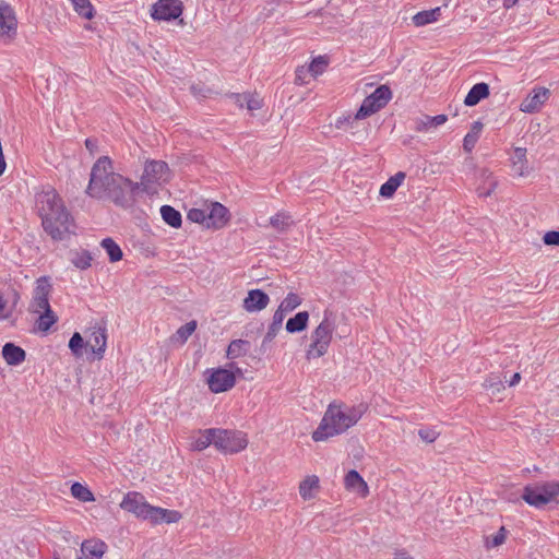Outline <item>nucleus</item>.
Returning <instances> with one entry per match:
<instances>
[{"mask_svg": "<svg viewBox=\"0 0 559 559\" xmlns=\"http://www.w3.org/2000/svg\"><path fill=\"white\" fill-rule=\"evenodd\" d=\"M36 207L44 230L53 240H63L74 234V219L53 188L43 190L36 195Z\"/></svg>", "mask_w": 559, "mask_h": 559, "instance_id": "nucleus-1", "label": "nucleus"}, {"mask_svg": "<svg viewBox=\"0 0 559 559\" xmlns=\"http://www.w3.org/2000/svg\"><path fill=\"white\" fill-rule=\"evenodd\" d=\"M365 411L366 407L364 405L330 404L320 425L312 432V439L317 442L325 441L331 437L345 432L358 423Z\"/></svg>", "mask_w": 559, "mask_h": 559, "instance_id": "nucleus-2", "label": "nucleus"}, {"mask_svg": "<svg viewBox=\"0 0 559 559\" xmlns=\"http://www.w3.org/2000/svg\"><path fill=\"white\" fill-rule=\"evenodd\" d=\"M124 183V177L112 169V162L108 156L99 157L93 165L90 181L85 193L94 199H109L110 190Z\"/></svg>", "mask_w": 559, "mask_h": 559, "instance_id": "nucleus-3", "label": "nucleus"}, {"mask_svg": "<svg viewBox=\"0 0 559 559\" xmlns=\"http://www.w3.org/2000/svg\"><path fill=\"white\" fill-rule=\"evenodd\" d=\"M392 98V91L388 85L378 86L370 95H368L362 104L360 105L357 112L352 116H343L337 118L335 122V127L337 129H349L354 128V123H356L360 119H365L380 109L384 108L386 104Z\"/></svg>", "mask_w": 559, "mask_h": 559, "instance_id": "nucleus-4", "label": "nucleus"}, {"mask_svg": "<svg viewBox=\"0 0 559 559\" xmlns=\"http://www.w3.org/2000/svg\"><path fill=\"white\" fill-rule=\"evenodd\" d=\"M331 316L332 312L325 310L323 320L312 331L311 343L306 354L307 359L320 358L328 353L335 328L334 320L331 319Z\"/></svg>", "mask_w": 559, "mask_h": 559, "instance_id": "nucleus-5", "label": "nucleus"}, {"mask_svg": "<svg viewBox=\"0 0 559 559\" xmlns=\"http://www.w3.org/2000/svg\"><path fill=\"white\" fill-rule=\"evenodd\" d=\"M248 444L245 435L240 431H233L216 428L214 447L224 453H237Z\"/></svg>", "mask_w": 559, "mask_h": 559, "instance_id": "nucleus-6", "label": "nucleus"}, {"mask_svg": "<svg viewBox=\"0 0 559 559\" xmlns=\"http://www.w3.org/2000/svg\"><path fill=\"white\" fill-rule=\"evenodd\" d=\"M119 507L143 521H148V515H151L154 508V506H151L145 497L138 491L127 492Z\"/></svg>", "mask_w": 559, "mask_h": 559, "instance_id": "nucleus-7", "label": "nucleus"}, {"mask_svg": "<svg viewBox=\"0 0 559 559\" xmlns=\"http://www.w3.org/2000/svg\"><path fill=\"white\" fill-rule=\"evenodd\" d=\"M139 193H141V185L124 177V183H119L115 190H110L108 200L118 206L128 209L134 204Z\"/></svg>", "mask_w": 559, "mask_h": 559, "instance_id": "nucleus-8", "label": "nucleus"}, {"mask_svg": "<svg viewBox=\"0 0 559 559\" xmlns=\"http://www.w3.org/2000/svg\"><path fill=\"white\" fill-rule=\"evenodd\" d=\"M33 298L29 305V310L33 313H40L50 307L49 296L52 290L50 280L47 276H41L36 280Z\"/></svg>", "mask_w": 559, "mask_h": 559, "instance_id": "nucleus-9", "label": "nucleus"}, {"mask_svg": "<svg viewBox=\"0 0 559 559\" xmlns=\"http://www.w3.org/2000/svg\"><path fill=\"white\" fill-rule=\"evenodd\" d=\"M168 173V165L163 160H151L147 162L144 166V171L141 177V192H148V186L151 183H156L162 180H166V175Z\"/></svg>", "mask_w": 559, "mask_h": 559, "instance_id": "nucleus-10", "label": "nucleus"}, {"mask_svg": "<svg viewBox=\"0 0 559 559\" xmlns=\"http://www.w3.org/2000/svg\"><path fill=\"white\" fill-rule=\"evenodd\" d=\"M182 14L180 0H158L152 7L151 16L155 21H173Z\"/></svg>", "mask_w": 559, "mask_h": 559, "instance_id": "nucleus-11", "label": "nucleus"}, {"mask_svg": "<svg viewBox=\"0 0 559 559\" xmlns=\"http://www.w3.org/2000/svg\"><path fill=\"white\" fill-rule=\"evenodd\" d=\"M550 90L544 86L534 87L520 104V110L525 114L539 112L550 97Z\"/></svg>", "mask_w": 559, "mask_h": 559, "instance_id": "nucleus-12", "label": "nucleus"}, {"mask_svg": "<svg viewBox=\"0 0 559 559\" xmlns=\"http://www.w3.org/2000/svg\"><path fill=\"white\" fill-rule=\"evenodd\" d=\"M235 374L226 369H215L207 378V384L212 392L221 393L228 391L235 385Z\"/></svg>", "mask_w": 559, "mask_h": 559, "instance_id": "nucleus-13", "label": "nucleus"}, {"mask_svg": "<svg viewBox=\"0 0 559 559\" xmlns=\"http://www.w3.org/2000/svg\"><path fill=\"white\" fill-rule=\"evenodd\" d=\"M206 228L221 229L227 225L230 215L226 206L219 202L206 205Z\"/></svg>", "mask_w": 559, "mask_h": 559, "instance_id": "nucleus-14", "label": "nucleus"}, {"mask_svg": "<svg viewBox=\"0 0 559 559\" xmlns=\"http://www.w3.org/2000/svg\"><path fill=\"white\" fill-rule=\"evenodd\" d=\"M17 21L15 13L8 3H0V36L9 38L16 34Z\"/></svg>", "mask_w": 559, "mask_h": 559, "instance_id": "nucleus-15", "label": "nucleus"}, {"mask_svg": "<svg viewBox=\"0 0 559 559\" xmlns=\"http://www.w3.org/2000/svg\"><path fill=\"white\" fill-rule=\"evenodd\" d=\"M270 302V297L262 289H251L248 293V296L243 300V308L248 312H257L261 311Z\"/></svg>", "mask_w": 559, "mask_h": 559, "instance_id": "nucleus-16", "label": "nucleus"}, {"mask_svg": "<svg viewBox=\"0 0 559 559\" xmlns=\"http://www.w3.org/2000/svg\"><path fill=\"white\" fill-rule=\"evenodd\" d=\"M107 335L105 329H95L88 338L85 346L95 355V358L102 359L106 349Z\"/></svg>", "mask_w": 559, "mask_h": 559, "instance_id": "nucleus-17", "label": "nucleus"}, {"mask_svg": "<svg viewBox=\"0 0 559 559\" xmlns=\"http://www.w3.org/2000/svg\"><path fill=\"white\" fill-rule=\"evenodd\" d=\"M181 518L182 515L179 511L154 507L151 515H148V522L153 525L162 523L171 524L179 522Z\"/></svg>", "mask_w": 559, "mask_h": 559, "instance_id": "nucleus-18", "label": "nucleus"}, {"mask_svg": "<svg viewBox=\"0 0 559 559\" xmlns=\"http://www.w3.org/2000/svg\"><path fill=\"white\" fill-rule=\"evenodd\" d=\"M216 428L198 430L190 437V447L193 451H203L210 444L214 445Z\"/></svg>", "mask_w": 559, "mask_h": 559, "instance_id": "nucleus-19", "label": "nucleus"}, {"mask_svg": "<svg viewBox=\"0 0 559 559\" xmlns=\"http://www.w3.org/2000/svg\"><path fill=\"white\" fill-rule=\"evenodd\" d=\"M2 357L9 366H19L25 360L26 353L22 347L9 342L2 347Z\"/></svg>", "mask_w": 559, "mask_h": 559, "instance_id": "nucleus-20", "label": "nucleus"}, {"mask_svg": "<svg viewBox=\"0 0 559 559\" xmlns=\"http://www.w3.org/2000/svg\"><path fill=\"white\" fill-rule=\"evenodd\" d=\"M345 487L361 497H366L369 493L368 485L359 473L355 469L349 471L344 478Z\"/></svg>", "mask_w": 559, "mask_h": 559, "instance_id": "nucleus-21", "label": "nucleus"}, {"mask_svg": "<svg viewBox=\"0 0 559 559\" xmlns=\"http://www.w3.org/2000/svg\"><path fill=\"white\" fill-rule=\"evenodd\" d=\"M489 96V84L480 82L475 84L464 98V105L468 107L476 106L481 99Z\"/></svg>", "mask_w": 559, "mask_h": 559, "instance_id": "nucleus-22", "label": "nucleus"}, {"mask_svg": "<svg viewBox=\"0 0 559 559\" xmlns=\"http://www.w3.org/2000/svg\"><path fill=\"white\" fill-rule=\"evenodd\" d=\"M512 162V171L514 175L519 177H524L528 175V166L526 159V150L522 147H516L511 157Z\"/></svg>", "mask_w": 559, "mask_h": 559, "instance_id": "nucleus-23", "label": "nucleus"}, {"mask_svg": "<svg viewBox=\"0 0 559 559\" xmlns=\"http://www.w3.org/2000/svg\"><path fill=\"white\" fill-rule=\"evenodd\" d=\"M107 545L102 540H85L82 543L81 551L88 559H102Z\"/></svg>", "mask_w": 559, "mask_h": 559, "instance_id": "nucleus-24", "label": "nucleus"}, {"mask_svg": "<svg viewBox=\"0 0 559 559\" xmlns=\"http://www.w3.org/2000/svg\"><path fill=\"white\" fill-rule=\"evenodd\" d=\"M448 120L445 115H437L435 117L423 116L421 118H417L415 120L414 130L417 132H425L431 128L439 127L443 124Z\"/></svg>", "mask_w": 559, "mask_h": 559, "instance_id": "nucleus-25", "label": "nucleus"}, {"mask_svg": "<svg viewBox=\"0 0 559 559\" xmlns=\"http://www.w3.org/2000/svg\"><path fill=\"white\" fill-rule=\"evenodd\" d=\"M440 16H441V8L437 7V8L430 9V10L417 12L413 16L412 21L415 26L420 27V26H425L427 24L437 22Z\"/></svg>", "mask_w": 559, "mask_h": 559, "instance_id": "nucleus-26", "label": "nucleus"}, {"mask_svg": "<svg viewBox=\"0 0 559 559\" xmlns=\"http://www.w3.org/2000/svg\"><path fill=\"white\" fill-rule=\"evenodd\" d=\"M308 321V311H300L287 320L285 329L288 333H299L307 329Z\"/></svg>", "mask_w": 559, "mask_h": 559, "instance_id": "nucleus-27", "label": "nucleus"}, {"mask_svg": "<svg viewBox=\"0 0 559 559\" xmlns=\"http://www.w3.org/2000/svg\"><path fill=\"white\" fill-rule=\"evenodd\" d=\"M405 179V174L403 171L396 173L394 176L390 177L381 187H380V195L384 198H391L397 190V188L402 185Z\"/></svg>", "mask_w": 559, "mask_h": 559, "instance_id": "nucleus-28", "label": "nucleus"}, {"mask_svg": "<svg viewBox=\"0 0 559 559\" xmlns=\"http://www.w3.org/2000/svg\"><path fill=\"white\" fill-rule=\"evenodd\" d=\"M484 124L480 121H475L469 130V132L464 136L463 140V148L465 152L471 153L483 131Z\"/></svg>", "mask_w": 559, "mask_h": 559, "instance_id": "nucleus-29", "label": "nucleus"}, {"mask_svg": "<svg viewBox=\"0 0 559 559\" xmlns=\"http://www.w3.org/2000/svg\"><path fill=\"white\" fill-rule=\"evenodd\" d=\"M160 215L163 221L173 228H179L182 223L181 214L170 205H163L160 207Z\"/></svg>", "mask_w": 559, "mask_h": 559, "instance_id": "nucleus-30", "label": "nucleus"}, {"mask_svg": "<svg viewBox=\"0 0 559 559\" xmlns=\"http://www.w3.org/2000/svg\"><path fill=\"white\" fill-rule=\"evenodd\" d=\"M523 499L531 506L540 508L547 504V499L540 493L536 486H527L524 488Z\"/></svg>", "mask_w": 559, "mask_h": 559, "instance_id": "nucleus-31", "label": "nucleus"}, {"mask_svg": "<svg viewBox=\"0 0 559 559\" xmlns=\"http://www.w3.org/2000/svg\"><path fill=\"white\" fill-rule=\"evenodd\" d=\"M39 317L36 321V329L40 332H48L50 328L58 321V317L55 314L51 308L38 313Z\"/></svg>", "mask_w": 559, "mask_h": 559, "instance_id": "nucleus-32", "label": "nucleus"}, {"mask_svg": "<svg viewBox=\"0 0 559 559\" xmlns=\"http://www.w3.org/2000/svg\"><path fill=\"white\" fill-rule=\"evenodd\" d=\"M100 246L106 251L110 262H118L122 259V250L112 238L103 239Z\"/></svg>", "mask_w": 559, "mask_h": 559, "instance_id": "nucleus-33", "label": "nucleus"}, {"mask_svg": "<svg viewBox=\"0 0 559 559\" xmlns=\"http://www.w3.org/2000/svg\"><path fill=\"white\" fill-rule=\"evenodd\" d=\"M250 347V343L245 340H234L227 347L226 356L229 359L238 358L246 355Z\"/></svg>", "mask_w": 559, "mask_h": 559, "instance_id": "nucleus-34", "label": "nucleus"}, {"mask_svg": "<svg viewBox=\"0 0 559 559\" xmlns=\"http://www.w3.org/2000/svg\"><path fill=\"white\" fill-rule=\"evenodd\" d=\"M73 10L83 19L91 20L94 17L95 10L90 0H70Z\"/></svg>", "mask_w": 559, "mask_h": 559, "instance_id": "nucleus-35", "label": "nucleus"}, {"mask_svg": "<svg viewBox=\"0 0 559 559\" xmlns=\"http://www.w3.org/2000/svg\"><path fill=\"white\" fill-rule=\"evenodd\" d=\"M86 341L83 340L79 332H74L69 341V348L74 357L80 358L83 356V349H87L85 346Z\"/></svg>", "mask_w": 559, "mask_h": 559, "instance_id": "nucleus-36", "label": "nucleus"}, {"mask_svg": "<svg viewBox=\"0 0 559 559\" xmlns=\"http://www.w3.org/2000/svg\"><path fill=\"white\" fill-rule=\"evenodd\" d=\"M71 495L83 502L94 501L92 491L86 486L76 481L71 486Z\"/></svg>", "mask_w": 559, "mask_h": 559, "instance_id": "nucleus-37", "label": "nucleus"}, {"mask_svg": "<svg viewBox=\"0 0 559 559\" xmlns=\"http://www.w3.org/2000/svg\"><path fill=\"white\" fill-rule=\"evenodd\" d=\"M92 254L90 251L87 250H82V251H79V252H75L73 254V258L71 259V262L73 263V265L80 270H86L91 266L92 264Z\"/></svg>", "mask_w": 559, "mask_h": 559, "instance_id": "nucleus-38", "label": "nucleus"}, {"mask_svg": "<svg viewBox=\"0 0 559 559\" xmlns=\"http://www.w3.org/2000/svg\"><path fill=\"white\" fill-rule=\"evenodd\" d=\"M282 330V326H280L276 323H270L267 331L262 340L260 350L262 353H266L271 348V344L273 340L276 337L278 332Z\"/></svg>", "mask_w": 559, "mask_h": 559, "instance_id": "nucleus-39", "label": "nucleus"}, {"mask_svg": "<svg viewBox=\"0 0 559 559\" xmlns=\"http://www.w3.org/2000/svg\"><path fill=\"white\" fill-rule=\"evenodd\" d=\"M537 489L540 493L547 499V502H550L557 496H559V483L550 481L540 485H536Z\"/></svg>", "mask_w": 559, "mask_h": 559, "instance_id": "nucleus-40", "label": "nucleus"}, {"mask_svg": "<svg viewBox=\"0 0 559 559\" xmlns=\"http://www.w3.org/2000/svg\"><path fill=\"white\" fill-rule=\"evenodd\" d=\"M319 478L317 476H308L299 485V493L304 499L311 498V490L318 488Z\"/></svg>", "mask_w": 559, "mask_h": 559, "instance_id": "nucleus-41", "label": "nucleus"}, {"mask_svg": "<svg viewBox=\"0 0 559 559\" xmlns=\"http://www.w3.org/2000/svg\"><path fill=\"white\" fill-rule=\"evenodd\" d=\"M270 224L275 229L283 231L287 229L292 224V217L289 215H286L284 213H278L270 218Z\"/></svg>", "mask_w": 559, "mask_h": 559, "instance_id": "nucleus-42", "label": "nucleus"}, {"mask_svg": "<svg viewBox=\"0 0 559 559\" xmlns=\"http://www.w3.org/2000/svg\"><path fill=\"white\" fill-rule=\"evenodd\" d=\"M195 329H197V321H194V320L189 321L186 324L181 325L177 330V332L174 336L181 343H185L192 335V333L195 331Z\"/></svg>", "mask_w": 559, "mask_h": 559, "instance_id": "nucleus-43", "label": "nucleus"}, {"mask_svg": "<svg viewBox=\"0 0 559 559\" xmlns=\"http://www.w3.org/2000/svg\"><path fill=\"white\" fill-rule=\"evenodd\" d=\"M301 297L295 293H289L281 302L280 307L287 312H292L301 305Z\"/></svg>", "mask_w": 559, "mask_h": 559, "instance_id": "nucleus-44", "label": "nucleus"}, {"mask_svg": "<svg viewBox=\"0 0 559 559\" xmlns=\"http://www.w3.org/2000/svg\"><path fill=\"white\" fill-rule=\"evenodd\" d=\"M328 67V60L324 56L316 57L311 63L309 64V72L317 76L319 74H322Z\"/></svg>", "mask_w": 559, "mask_h": 559, "instance_id": "nucleus-45", "label": "nucleus"}, {"mask_svg": "<svg viewBox=\"0 0 559 559\" xmlns=\"http://www.w3.org/2000/svg\"><path fill=\"white\" fill-rule=\"evenodd\" d=\"M206 207L204 209H191L188 212V219H190L193 223L202 224L204 227H206Z\"/></svg>", "mask_w": 559, "mask_h": 559, "instance_id": "nucleus-46", "label": "nucleus"}, {"mask_svg": "<svg viewBox=\"0 0 559 559\" xmlns=\"http://www.w3.org/2000/svg\"><path fill=\"white\" fill-rule=\"evenodd\" d=\"M440 432L435 428L424 427L418 430V436L427 443H432L439 437Z\"/></svg>", "mask_w": 559, "mask_h": 559, "instance_id": "nucleus-47", "label": "nucleus"}, {"mask_svg": "<svg viewBox=\"0 0 559 559\" xmlns=\"http://www.w3.org/2000/svg\"><path fill=\"white\" fill-rule=\"evenodd\" d=\"M262 107V99H260L257 95L248 93L246 99V108L249 111L258 110Z\"/></svg>", "mask_w": 559, "mask_h": 559, "instance_id": "nucleus-48", "label": "nucleus"}, {"mask_svg": "<svg viewBox=\"0 0 559 559\" xmlns=\"http://www.w3.org/2000/svg\"><path fill=\"white\" fill-rule=\"evenodd\" d=\"M190 91L198 98H205L211 93V90L205 85H191Z\"/></svg>", "mask_w": 559, "mask_h": 559, "instance_id": "nucleus-49", "label": "nucleus"}, {"mask_svg": "<svg viewBox=\"0 0 559 559\" xmlns=\"http://www.w3.org/2000/svg\"><path fill=\"white\" fill-rule=\"evenodd\" d=\"M247 95L248 93H229L226 96L229 97L239 108H243L246 106Z\"/></svg>", "mask_w": 559, "mask_h": 559, "instance_id": "nucleus-50", "label": "nucleus"}, {"mask_svg": "<svg viewBox=\"0 0 559 559\" xmlns=\"http://www.w3.org/2000/svg\"><path fill=\"white\" fill-rule=\"evenodd\" d=\"M544 242L548 246H559V230L547 231L544 235Z\"/></svg>", "mask_w": 559, "mask_h": 559, "instance_id": "nucleus-51", "label": "nucleus"}, {"mask_svg": "<svg viewBox=\"0 0 559 559\" xmlns=\"http://www.w3.org/2000/svg\"><path fill=\"white\" fill-rule=\"evenodd\" d=\"M507 530L502 526L499 532L491 539V546H500L506 542L507 538Z\"/></svg>", "mask_w": 559, "mask_h": 559, "instance_id": "nucleus-52", "label": "nucleus"}, {"mask_svg": "<svg viewBox=\"0 0 559 559\" xmlns=\"http://www.w3.org/2000/svg\"><path fill=\"white\" fill-rule=\"evenodd\" d=\"M288 312L285 311L284 309H282L280 306L278 308L275 310V312L273 313V317H272V323H276L278 324L280 326H283V321L286 317Z\"/></svg>", "mask_w": 559, "mask_h": 559, "instance_id": "nucleus-53", "label": "nucleus"}, {"mask_svg": "<svg viewBox=\"0 0 559 559\" xmlns=\"http://www.w3.org/2000/svg\"><path fill=\"white\" fill-rule=\"evenodd\" d=\"M7 301L3 299V294L0 292V313L5 309ZM12 311L0 314V319H8L11 317Z\"/></svg>", "mask_w": 559, "mask_h": 559, "instance_id": "nucleus-54", "label": "nucleus"}, {"mask_svg": "<svg viewBox=\"0 0 559 559\" xmlns=\"http://www.w3.org/2000/svg\"><path fill=\"white\" fill-rule=\"evenodd\" d=\"M85 146L91 153H93L97 150V141L88 138L85 140Z\"/></svg>", "mask_w": 559, "mask_h": 559, "instance_id": "nucleus-55", "label": "nucleus"}, {"mask_svg": "<svg viewBox=\"0 0 559 559\" xmlns=\"http://www.w3.org/2000/svg\"><path fill=\"white\" fill-rule=\"evenodd\" d=\"M394 555V559H414L405 549H399Z\"/></svg>", "mask_w": 559, "mask_h": 559, "instance_id": "nucleus-56", "label": "nucleus"}, {"mask_svg": "<svg viewBox=\"0 0 559 559\" xmlns=\"http://www.w3.org/2000/svg\"><path fill=\"white\" fill-rule=\"evenodd\" d=\"M504 390L503 383L499 380L498 382L491 381V394H496Z\"/></svg>", "mask_w": 559, "mask_h": 559, "instance_id": "nucleus-57", "label": "nucleus"}, {"mask_svg": "<svg viewBox=\"0 0 559 559\" xmlns=\"http://www.w3.org/2000/svg\"><path fill=\"white\" fill-rule=\"evenodd\" d=\"M11 295H12V308H14L20 300V294L16 289L12 288Z\"/></svg>", "mask_w": 559, "mask_h": 559, "instance_id": "nucleus-58", "label": "nucleus"}, {"mask_svg": "<svg viewBox=\"0 0 559 559\" xmlns=\"http://www.w3.org/2000/svg\"><path fill=\"white\" fill-rule=\"evenodd\" d=\"M520 380H521V374L519 372L514 373L512 379L509 382L510 386L518 384L520 382Z\"/></svg>", "mask_w": 559, "mask_h": 559, "instance_id": "nucleus-59", "label": "nucleus"}, {"mask_svg": "<svg viewBox=\"0 0 559 559\" xmlns=\"http://www.w3.org/2000/svg\"><path fill=\"white\" fill-rule=\"evenodd\" d=\"M518 0H503L504 8H511L516 3Z\"/></svg>", "mask_w": 559, "mask_h": 559, "instance_id": "nucleus-60", "label": "nucleus"}, {"mask_svg": "<svg viewBox=\"0 0 559 559\" xmlns=\"http://www.w3.org/2000/svg\"><path fill=\"white\" fill-rule=\"evenodd\" d=\"M484 543L487 548H489V537H484Z\"/></svg>", "mask_w": 559, "mask_h": 559, "instance_id": "nucleus-61", "label": "nucleus"}, {"mask_svg": "<svg viewBox=\"0 0 559 559\" xmlns=\"http://www.w3.org/2000/svg\"><path fill=\"white\" fill-rule=\"evenodd\" d=\"M76 559H88L87 557H82V556H79Z\"/></svg>", "mask_w": 559, "mask_h": 559, "instance_id": "nucleus-62", "label": "nucleus"}]
</instances>
